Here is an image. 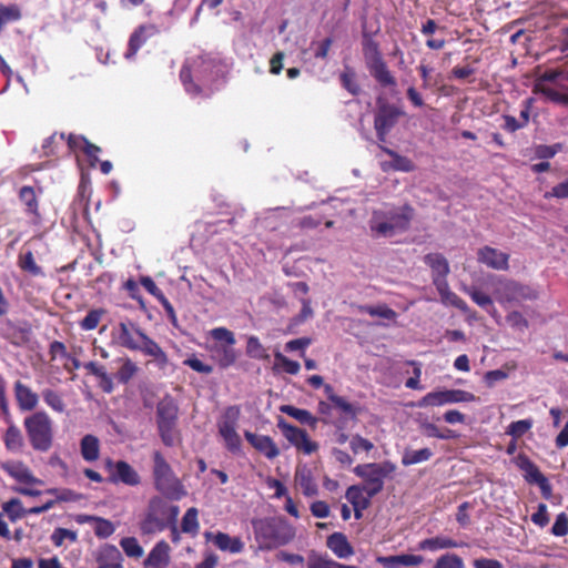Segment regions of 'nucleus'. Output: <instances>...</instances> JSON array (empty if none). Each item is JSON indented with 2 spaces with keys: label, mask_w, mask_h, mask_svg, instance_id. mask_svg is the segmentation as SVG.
Instances as JSON below:
<instances>
[{
  "label": "nucleus",
  "mask_w": 568,
  "mask_h": 568,
  "mask_svg": "<svg viewBox=\"0 0 568 568\" xmlns=\"http://www.w3.org/2000/svg\"><path fill=\"white\" fill-rule=\"evenodd\" d=\"M106 311L104 308H94L88 312V314L80 321L79 325L83 331H93L95 329L103 315H105Z\"/></svg>",
  "instance_id": "44"
},
{
  "label": "nucleus",
  "mask_w": 568,
  "mask_h": 568,
  "mask_svg": "<svg viewBox=\"0 0 568 568\" xmlns=\"http://www.w3.org/2000/svg\"><path fill=\"white\" fill-rule=\"evenodd\" d=\"M105 468L110 473L108 480L112 484L135 487L142 481L140 474L125 460L113 462L111 458H108L105 460Z\"/></svg>",
  "instance_id": "15"
},
{
  "label": "nucleus",
  "mask_w": 568,
  "mask_h": 568,
  "mask_svg": "<svg viewBox=\"0 0 568 568\" xmlns=\"http://www.w3.org/2000/svg\"><path fill=\"white\" fill-rule=\"evenodd\" d=\"M535 92L542 94L547 100L554 103L568 105V94L559 92L554 88L536 83Z\"/></svg>",
  "instance_id": "40"
},
{
  "label": "nucleus",
  "mask_w": 568,
  "mask_h": 568,
  "mask_svg": "<svg viewBox=\"0 0 568 568\" xmlns=\"http://www.w3.org/2000/svg\"><path fill=\"white\" fill-rule=\"evenodd\" d=\"M170 546L162 540L155 544L148 555L144 565L146 568H165L170 561Z\"/></svg>",
  "instance_id": "23"
},
{
  "label": "nucleus",
  "mask_w": 568,
  "mask_h": 568,
  "mask_svg": "<svg viewBox=\"0 0 568 568\" xmlns=\"http://www.w3.org/2000/svg\"><path fill=\"white\" fill-rule=\"evenodd\" d=\"M64 540H69L71 544H74L78 540L77 531L62 527L55 528L51 535L52 544L55 547H61L63 546Z\"/></svg>",
  "instance_id": "52"
},
{
  "label": "nucleus",
  "mask_w": 568,
  "mask_h": 568,
  "mask_svg": "<svg viewBox=\"0 0 568 568\" xmlns=\"http://www.w3.org/2000/svg\"><path fill=\"white\" fill-rule=\"evenodd\" d=\"M362 50L366 62V67L369 70L372 77L382 87H394L396 80L387 68L386 62L383 59L379 43L374 40L373 36L366 31L362 34Z\"/></svg>",
  "instance_id": "8"
},
{
  "label": "nucleus",
  "mask_w": 568,
  "mask_h": 568,
  "mask_svg": "<svg viewBox=\"0 0 568 568\" xmlns=\"http://www.w3.org/2000/svg\"><path fill=\"white\" fill-rule=\"evenodd\" d=\"M120 546L124 554L131 558H141L143 556V548L135 537H124L120 540Z\"/></svg>",
  "instance_id": "51"
},
{
  "label": "nucleus",
  "mask_w": 568,
  "mask_h": 568,
  "mask_svg": "<svg viewBox=\"0 0 568 568\" xmlns=\"http://www.w3.org/2000/svg\"><path fill=\"white\" fill-rule=\"evenodd\" d=\"M41 395H42L44 403L52 410H54L57 413H63L65 410V404L62 399V396L58 392H55L51 388H45L42 390Z\"/></svg>",
  "instance_id": "46"
},
{
  "label": "nucleus",
  "mask_w": 568,
  "mask_h": 568,
  "mask_svg": "<svg viewBox=\"0 0 568 568\" xmlns=\"http://www.w3.org/2000/svg\"><path fill=\"white\" fill-rule=\"evenodd\" d=\"M349 446L354 454H359L361 452L369 453L374 448V444L361 435L353 436Z\"/></svg>",
  "instance_id": "61"
},
{
  "label": "nucleus",
  "mask_w": 568,
  "mask_h": 568,
  "mask_svg": "<svg viewBox=\"0 0 568 568\" xmlns=\"http://www.w3.org/2000/svg\"><path fill=\"white\" fill-rule=\"evenodd\" d=\"M307 568H358L356 566L344 565L333 560L327 554H320L311 550L307 555Z\"/></svg>",
  "instance_id": "28"
},
{
  "label": "nucleus",
  "mask_w": 568,
  "mask_h": 568,
  "mask_svg": "<svg viewBox=\"0 0 568 568\" xmlns=\"http://www.w3.org/2000/svg\"><path fill=\"white\" fill-rule=\"evenodd\" d=\"M342 87L347 90L352 95H358L361 92V87L356 81L355 71L346 67L345 70L339 75Z\"/></svg>",
  "instance_id": "43"
},
{
  "label": "nucleus",
  "mask_w": 568,
  "mask_h": 568,
  "mask_svg": "<svg viewBox=\"0 0 568 568\" xmlns=\"http://www.w3.org/2000/svg\"><path fill=\"white\" fill-rule=\"evenodd\" d=\"M155 420L159 436L166 447H173L180 438L178 429L179 406L169 394L156 404Z\"/></svg>",
  "instance_id": "7"
},
{
  "label": "nucleus",
  "mask_w": 568,
  "mask_h": 568,
  "mask_svg": "<svg viewBox=\"0 0 568 568\" xmlns=\"http://www.w3.org/2000/svg\"><path fill=\"white\" fill-rule=\"evenodd\" d=\"M274 357L278 364H281L283 371L290 375H296L298 374L301 369V365L298 362L290 359L288 357L284 356L282 353L276 352L274 354Z\"/></svg>",
  "instance_id": "60"
},
{
  "label": "nucleus",
  "mask_w": 568,
  "mask_h": 568,
  "mask_svg": "<svg viewBox=\"0 0 568 568\" xmlns=\"http://www.w3.org/2000/svg\"><path fill=\"white\" fill-rule=\"evenodd\" d=\"M277 427L287 442L297 450L311 455L318 449L317 443L310 439L306 430L287 423L283 417L277 418Z\"/></svg>",
  "instance_id": "13"
},
{
  "label": "nucleus",
  "mask_w": 568,
  "mask_h": 568,
  "mask_svg": "<svg viewBox=\"0 0 568 568\" xmlns=\"http://www.w3.org/2000/svg\"><path fill=\"white\" fill-rule=\"evenodd\" d=\"M138 366L129 357L123 359L122 366L115 374V378L121 384H128L138 373Z\"/></svg>",
  "instance_id": "49"
},
{
  "label": "nucleus",
  "mask_w": 568,
  "mask_h": 568,
  "mask_svg": "<svg viewBox=\"0 0 568 568\" xmlns=\"http://www.w3.org/2000/svg\"><path fill=\"white\" fill-rule=\"evenodd\" d=\"M19 200L24 204L26 212L33 216V221L40 220L39 201L32 186L24 185L19 190Z\"/></svg>",
  "instance_id": "27"
},
{
  "label": "nucleus",
  "mask_w": 568,
  "mask_h": 568,
  "mask_svg": "<svg viewBox=\"0 0 568 568\" xmlns=\"http://www.w3.org/2000/svg\"><path fill=\"white\" fill-rule=\"evenodd\" d=\"M98 568H123L121 552L115 546H106L97 557Z\"/></svg>",
  "instance_id": "30"
},
{
  "label": "nucleus",
  "mask_w": 568,
  "mask_h": 568,
  "mask_svg": "<svg viewBox=\"0 0 568 568\" xmlns=\"http://www.w3.org/2000/svg\"><path fill=\"white\" fill-rule=\"evenodd\" d=\"M252 527L258 548L266 551L290 544L296 535L294 527L280 517L253 519Z\"/></svg>",
  "instance_id": "3"
},
{
  "label": "nucleus",
  "mask_w": 568,
  "mask_h": 568,
  "mask_svg": "<svg viewBox=\"0 0 568 568\" xmlns=\"http://www.w3.org/2000/svg\"><path fill=\"white\" fill-rule=\"evenodd\" d=\"M93 530L98 538L105 539L113 535L115 526L111 520L98 516L93 524Z\"/></svg>",
  "instance_id": "53"
},
{
  "label": "nucleus",
  "mask_w": 568,
  "mask_h": 568,
  "mask_svg": "<svg viewBox=\"0 0 568 568\" xmlns=\"http://www.w3.org/2000/svg\"><path fill=\"white\" fill-rule=\"evenodd\" d=\"M13 393L17 400V405L22 412L33 410L39 403V396L28 385L21 381H17L13 385Z\"/></svg>",
  "instance_id": "19"
},
{
  "label": "nucleus",
  "mask_w": 568,
  "mask_h": 568,
  "mask_svg": "<svg viewBox=\"0 0 568 568\" xmlns=\"http://www.w3.org/2000/svg\"><path fill=\"white\" fill-rule=\"evenodd\" d=\"M415 210L410 204L375 210L369 220V230L376 237H392L408 231Z\"/></svg>",
  "instance_id": "2"
},
{
  "label": "nucleus",
  "mask_w": 568,
  "mask_h": 568,
  "mask_svg": "<svg viewBox=\"0 0 568 568\" xmlns=\"http://www.w3.org/2000/svg\"><path fill=\"white\" fill-rule=\"evenodd\" d=\"M506 322L518 331H525L528 328L529 323L524 315L518 311H513L506 316Z\"/></svg>",
  "instance_id": "63"
},
{
  "label": "nucleus",
  "mask_w": 568,
  "mask_h": 568,
  "mask_svg": "<svg viewBox=\"0 0 568 568\" xmlns=\"http://www.w3.org/2000/svg\"><path fill=\"white\" fill-rule=\"evenodd\" d=\"M434 568H465V565L462 557L448 552L437 558Z\"/></svg>",
  "instance_id": "55"
},
{
  "label": "nucleus",
  "mask_w": 568,
  "mask_h": 568,
  "mask_svg": "<svg viewBox=\"0 0 568 568\" xmlns=\"http://www.w3.org/2000/svg\"><path fill=\"white\" fill-rule=\"evenodd\" d=\"M23 427L30 446L40 453L52 448L54 439L53 422L43 410L32 413L23 419Z\"/></svg>",
  "instance_id": "5"
},
{
  "label": "nucleus",
  "mask_w": 568,
  "mask_h": 568,
  "mask_svg": "<svg viewBox=\"0 0 568 568\" xmlns=\"http://www.w3.org/2000/svg\"><path fill=\"white\" fill-rule=\"evenodd\" d=\"M45 494L52 495L58 503H75L82 499V495L70 488H49Z\"/></svg>",
  "instance_id": "48"
},
{
  "label": "nucleus",
  "mask_w": 568,
  "mask_h": 568,
  "mask_svg": "<svg viewBox=\"0 0 568 568\" xmlns=\"http://www.w3.org/2000/svg\"><path fill=\"white\" fill-rule=\"evenodd\" d=\"M396 470L394 463L386 460L383 463H367L357 465L353 471L363 479L362 485L366 488V493L376 496L384 488V480Z\"/></svg>",
  "instance_id": "9"
},
{
  "label": "nucleus",
  "mask_w": 568,
  "mask_h": 568,
  "mask_svg": "<svg viewBox=\"0 0 568 568\" xmlns=\"http://www.w3.org/2000/svg\"><path fill=\"white\" fill-rule=\"evenodd\" d=\"M152 460L154 488L169 499L180 500L184 497L186 495V490L163 454L155 450L152 454Z\"/></svg>",
  "instance_id": "4"
},
{
  "label": "nucleus",
  "mask_w": 568,
  "mask_h": 568,
  "mask_svg": "<svg viewBox=\"0 0 568 568\" xmlns=\"http://www.w3.org/2000/svg\"><path fill=\"white\" fill-rule=\"evenodd\" d=\"M432 456L433 452L429 448H422L418 450L406 449L402 456V464L404 466L415 465L429 460Z\"/></svg>",
  "instance_id": "39"
},
{
  "label": "nucleus",
  "mask_w": 568,
  "mask_h": 568,
  "mask_svg": "<svg viewBox=\"0 0 568 568\" xmlns=\"http://www.w3.org/2000/svg\"><path fill=\"white\" fill-rule=\"evenodd\" d=\"M459 542L456 540L446 537V536H436L432 538L423 539L418 542L417 548L419 550H429V551H437L440 549H449V548H457L459 547Z\"/></svg>",
  "instance_id": "29"
},
{
  "label": "nucleus",
  "mask_w": 568,
  "mask_h": 568,
  "mask_svg": "<svg viewBox=\"0 0 568 568\" xmlns=\"http://www.w3.org/2000/svg\"><path fill=\"white\" fill-rule=\"evenodd\" d=\"M246 354L251 358L267 361L270 359V354L267 349L262 345L258 337L250 336L246 343Z\"/></svg>",
  "instance_id": "42"
},
{
  "label": "nucleus",
  "mask_w": 568,
  "mask_h": 568,
  "mask_svg": "<svg viewBox=\"0 0 568 568\" xmlns=\"http://www.w3.org/2000/svg\"><path fill=\"white\" fill-rule=\"evenodd\" d=\"M2 510L12 523L26 516V509L23 508L21 500L18 498H11L3 503Z\"/></svg>",
  "instance_id": "45"
},
{
  "label": "nucleus",
  "mask_w": 568,
  "mask_h": 568,
  "mask_svg": "<svg viewBox=\"0 0 568 568\" xmlns=\"http://www.w3.org/2000/svg\"><path fill=\"white\" fill-rule=\"evenodd\" d=\"M197 509L195 507L189 508L181 523V528L183 532L196 535L199 531V520H197Z\"/></svg>",
  "instance_id": "47"
},
{
  "label": "nucleus",
  "mask_w": 568,
  "mask_h": 568,
  "mask_svg": "<svg viewBox=\"0 0 568 568\" xmlns=\"http://www.w3.org/2000/svg\"><path fill=\"white\" fill-rule=\"evenodd\" d=\"M280 410L312 428H315L318 423V418L313 416L308 410L297 408L293 405H282Z\"/></svg>",
  "instance_id": "34"
},
{
  "label": "nucleus",
  "mask_w": 568,
  "mask_h": 568,
  "mask_svg": "<svg viewBox=\"0 0 568 568\" xmlns=\"http://www.w3.org/2000/svg\"><path fill=\"white\" fill-rule=\"evenodd\" d=\"M424 262L432 270L433 283H435V280L446 278L449 274L448 261L440 253H429L425 255Z\"/></svg>",
  "instance_id": "24"
},
{
  "label": "nucleus",
  "mask_w": 568,
  "mask_h": 568,
  "mask_svg": "<svg viewBox=\"0 0 568 568\" xmlns=\"http://www.w3.org/2000/svg\"><path fill=\"white\" fill-rule=\"evenodd\" d=\"M475 400L476 396L470 392L464 389H444L427 393L418 400L417 406H443L446 404L469 403Z\"/></svg>",
  "instance_id": "12"
},
{
  "label": "nucleus",
  "mask_w": 568,
  "mask_h": 568,
  "mask_svg": "<svg viewBox=\"0 0 568 568\" xmlns=\"http://www.w3.org/2000/svg\"><path fill=\"white\" fill-rule=\"evenodd\" d=\"M21 19V11L17 4L0 6V29L8 21H17Z\"/></svg>",
  "instance_id": "58"
},
{
  "label": "nucleus",
  "mask_w": 568,
  "mask_h": 568,
  "mask_svg": "<svg viewBox=\"0 0 568 568\" xmlns=\"http://www.w3.org/2000/svg\"><path fill=\"white\" fill-rule=\"evenodd\" d=\"M207 540L212 539L213 544L222 551L230 554H240L244 549V542L240 537H231L226 532L219 531L215 535L206 532Z\"/></svg>",
  "instance_id": "21"
},
{
  "label": "nucleus",
  "mask_w": 568,
  "mask_h": 568,
  "mask_svg": "<svg viewBox=\"0 0 568 568\" xmlns=\"http://www.w3.org/2000/svg\"><path fill=\"white\" fill-rule=\"evenodd\" d=\"M80 453L88 463L97 462L100 457V440L97 436L87 434L80 440Z\"/></svg>",
  "instance_id": "26"
},
{
  "label": "nucleus",
  "mask_w": 568,
  "mask_h": 568,
  "mask_svg": "<svg viewBox=\"0 0 568 568\" xmlns=\"http://www.w3.org/2000/svg\"><path fill=\"white\" fill-rule=\"evenodd\" d=\"M532 426V422L530 419H520L509 424L507 427V434L513 436L514 438H519L524 436Z\"/></svg>",
  "instance_id": "59"
},
{
  "label": "nucleus",
  "mask_w": 568,
  "mask_h": 568,
  "mask_svg": "<svg viewBox=\"0 0 568 568\" xmlns=\"http://www.w3.org/2000/svg\"><path fill=\"white\" fill-rule=\"evenodd\" d=\"M234 345H221L215 347L216 362L221 368H227L235 364L237 354Z\"/></svg>",
  "instance_id": "37"
},
{
  "label": "nucleus",
  "mask_w": 568,
  "mask_h": 568,
  "mask_svg": "<svg viewBox=\"0 0 568 568\" xmlns=\"http://www.w3.org/2000/svg\"><path fill=\"white\" fill-rule=\"evenodd\" d=\"M551 532L557 537H564L568 534V516L565 513L557 515Z\"/></svg>",
  "instance_id": "64"
},
{
  "label": "nucleus",
  "mask_w": 568,
  "mask_h": 568,
  "mask_svg": "<svg viewBox=\"0 0 568 568\" xmlns=\"http://www.w3.org/2000/svg\"><path fill=\"white\" fill-rule=\"evenodd\" d=\"M244 437L254 449L264 455L267 459H274L280 455V448L272 437L257 435L248 430L244 433Z\"/></svg>",
  "instance_id": "17"
},
{
  "label": "nucleus",
  "mask_w": 568,
  "mask_h": 568,
  "mask_svg": "<svg viewBox=\"0 0 568 568\" xmlns=\"http://www.w3.org/2000/svg\"><path fill=\"white\" fill-rule=\"evenodd\" d=\"M494 294L500 304L535 301L539 296L531 286L509 278H499L495 284Z\"/></svg>",
  "instance_id": "10"
},
{
  "label": "nucleus",
  "mask_w": 568,
  "mask_h": 568,
  "mask_svg": "<svg viewBox=\"0 0 568 568\" xmlns=\"http://www.w3.org/2000/svg\"><path fill=\"white\" fill-rule=\"evenodd\" d=\"M18 267L32 277H44L43 268L36 262L34 254L31 250L22 251L18 255Z\"/></svg>",
  "instance_id": "25"
},
{
  "label": "nucleus",
  "mask_w": 568,
  "mask_h": 568,
  "mask_svg": "<svg viewBox=\"0 0 568 568\" xmlns=\"http://www.w3.org/2000/svg\"><path fill=\"white\" fill-rule=\"evenodd\" d=\"M3 443L6 449L9 452L19 453L22 450L24 446L22 433L14 424H11L7 428L3 435Z\"/></svg>",
  "instance_id": "32"
},
{
  "label": "nucleus",
  "mask_w": 568,
  "mask_h": 568,
  "mask_svg": "<svg viewBox=\"0 0 568 568\" xmlns=\"http://www.w3.org/2000/svg\"><path fill=\"white\" fill-rule=\"evenodd\" d=\"M241 410L239 406H229L224 410L221 420L217 422L219 435L224 440L225 447L232 454H239L242 440L236 432Z\"/></svg>",
  "instance_id": "11"
},
{
  "label": "nucleus",
  "mask_w": 568,
  "mask_h": 568,
  "mask_svg": "<svg viewBox=\"0 0 568 568\" xmlns=\"http://www.w3.org/2000/svg\"><path fill=\"white\" fill-rule=\"evenodd\" d=\"M361 312L367 313L371 316H377L385 320L393 321L396 318L397 314L394 310L388 307L385 304L372 306V305H364L359 307Z\"/></svg>",
  "instance_id": "50"
},
{
  "label": "nucleus",
  "mask_w": 568,
  "mask_h": 568,
  "mask_svg": "<svg viewBox=\"0 0 568 568\" xmlns=\"http://www.w3.org/2000/svg\"><path fill=\"white\" fill-rule=\"evenodd\" d=\"M211 336L214 341L224 342L225 345H234L235 336L232 331L226 327H216L211 331Z\"/></svg>",
  "instance_id": "62"
},
{
  "label": "nucleus",
  "mask_w": 568,
  "mask_h": 568,
  "mask_svg": "<svg viewBox=\"0 0 568 568\" xmlns=\"http://www.w3.org/2000/svg\"><path fill=\"white\" fill-rule=\"evenodd\" d=\"M345 497L352 504V506L368 508L371 505V499L374 496H371L369 493H366V488H364L362 485H352L346 489Z\"/></svg>",
  "instance_id": "31"
},
{
  "label": "nucleus",
  "mask_w": 568,
  "mask_h": 568,
  "mask_svg": "<svg viewBox=\"0 0 568 568\" xmlns=\"http://www.w3.org/2000/svg\"><path fill=\"white\" fill-rule=\"evenodd\" d=\"M9 326L11 328L10 341L12 344L23 345L30 341L32 329L29 323H23V325L20 326L9 323Z\"/></svg>",
  "instance_id": "41"
},
{
  "label": "nucleus",
  "mask_w": 568,
  "mask_h": 568,
  "mask_svg": "<svg viewBox=\"0 0 568 568\" xmlns=\"http://www.w3.org/2000/svg\"><path fill=\"white\" fill-rule=\"evenodd\" d=\"M65 140L64 133L54 132L43 141L42 151L45 156H51L57 153L59 145Z\"/></svg>",
  "instance_id": "54"
},
{
  "label": "nucleus",
  "mask_w": 568,
  "mask_h": 568,
  "mask_svg": "<svg viewBox=\"0 0 568 568\" xmlns=\"http://www.w3.org/2000/svg\"><path fill=\"white\" fill-rule=\"evenodd\" d=\"M477 258L479 263L493 270L507 271L509 268V255L491 246H484L478 250Z\"/></svg>",
  "instance_id": "16"
},
{
  "label": "nucleus",
  "mask_w": 568,
  "mask_h": 568,
  "mask_svg": "<svg viewBox=\"0 0 568 568\" xmlns=\"http://www.w3.org/2000/svg\"><path fill=\"white\" fill-rule=\"evenodd\" d=\"M332 404L334 407H336L338 410H341L345 416L351 417L352 419H355L359 413V407L356 405L349 403L346 398L338 396L335 398Z\"/></svg>",
  "instance_id": "57"
},
{
  "label": "nucleus",
  "mask_w": 568,
  "mask_h": 568,
  "mask_svg": "<svg viewBox=\"0 0 568 568\" xmlns=\"http://www.w3.org/2000/svg\"><path fill=\"white\" fill-rule=\"evenodd\" d=\"M402 114L403 112L393 104L385 102L378 105L374 119V129L379 142H386L388 133L396 125Z\"/></svg>",
  "instance_id": "14"
},
{
  "label": "nucleus",
  "mask_w": 568,
  "mask_h": 568,
  "mask_svg": "<svg viewBox=\"0 0 568 568\" xmlns=\"http://www.w3.org/2000/svg\"><path fill=\"white\" fill-rule=\"evenodd\" d=\"M295 481L306 497L317 495L318 488L310 470H297L295 474Z\"/></svg>",
  "instance_id": "35"
},
{
  "label": "nucleus",
  "mask_w": 568,
  "mask_h": 568,
  "mask_svg": "<svg viewBox=\"0 0 568 568\" xmlns=\"http://www.w3.org/2000/svg\"><path fill=\"white\" fill-rule=\"evenodd\" d=\"M439 293L440 301L446 306L458 308L463 313H468L469 307L467 303L460 298L456 293L450 291L447 278L435 280L433 283Z\"/></svg>",
  "instance_id": "20"
},
{
  "label": "nucleus",
  "mask_w": 568,
  "mask_h": 568,
  "mask_svg": "<svg viewBox=\"0 0 568 568\" xmlns=\"http://www.w3.org/2000/svg\"><path fill=\"white\" fill-rule=\"evenodd\" d=\"M148 27L146 26H140L134 30V32L130 36L129 39V47L128 51L125 53L126 58H131L136 54V52L140 50V48L145 43L148 39Z\"/></svg>",
  "instance_id": "38"
},
{
  "label": "nucleus",
  "mask_w": 568,
  "mask_h": 568,
  "mask_svg": "<svg viewBox=\"0 0 568 568\" xmlns=\"http://www.w3.org/2000/svg\"><path fill=\"white\" fill-rule=\"evenodd\" d=\"M381 149L387 155H389L390 158L394 159V162H395L394 166H395L396 170H399V171H403V172H410V171L414 170V164H413L412 160H409L408 158L398 155L396 152H394L393 150L387 149L385 146H381Z\"/></svg>",
  "instance_id": "56"
},
{
  "label": "nucleus",
  "mask_w": 568,
  "mask_h": 568,
  "mask_svg": "<svg viewBox=\"0 0 568 568\" xmlns=\"http://www.w3.org/2000/svg\"><path fill=\"white\" fill-rule=\"evenodd\" d=\"M518 467L524 470L525 479L530 484H537L540 479L545 477V475L539 470V468L530 460L526 455L518 456Z\"/></svg>",
  "instance_id": "36"
},
{
  "label": "nucleus",
  "mask_w": 568,
  "mask_h": 568,
  "mask_svg": "<svg viewBox=\"0 0 568 568\" xmlns=\"http://www.w3.org/2000/svg\"><path fill=\"white\" fill-rule=\"evenodd\" d=\"M118 343L130 351L141 352L143 355L152 357L160 369H165L169 365V357L162 347L151 337H149L135 323L120 322L116 327Z\"/></svg>",
  "instance_id": "1"
},
{
  "label": "nucleus",
  "mask_w": 568,
  "mask_h": 568,
  "mask_svg": "<svg viewBox=\"0 0 568 568\" xmlns=\"http://www.w3.org/2000/svg\"><path fill=\"white\" fill-rule=\"evenodd\" d=\"M464 292L471 298L474 303H476L479 307L487 311L489 314L494 315L497 311L494 306L493 298L484 293L480 288L476 286L466 287Z\"/></svg>",
  "instance_id": "33"
},
{
  "label": "nucleus",
  "mask_w": 568,
  "mask_h": 568,
  "mask_svg": "<svg viewBox=\"0 0 568 568\" xmlns=\"http://www.w3.org/2000/svg\"><path fill=\"white\" fill-rule=\"evenodd\" d=\"M327 548L339 559H346L354 555V548L343 532H333L326 539Z\"/></svg>",
  "instance_id": "22"
},
{
  "label": "nucleus",
  "mask_w": 568,
  "mask_h": 568,
  "mask_svg": "<svg viewBox=\"0 0 568 568\" xmlns=\"http://www.w3.org/2000/svg\"><path fill=\"white\" fill-rule=\"evenodd\" d=\"M1 468L13 479L27 485H42L43 481L37 478L31 469L23 462H7Z\"/></svg>",
  "instance_id": "18"
},
{
  "label": "nucleus",
  "mask_w": 568,
  "mask_h": 568,
  "mask_svg": "<svg viewBox=\"0 0 568 568\" xmlns=\"http://www.w3.org/2000/svg\"><path fill=\"white\" fill-rule=\"evenodd\" d=\"M179 513V506L170 505L161 497H153L149 501L140 529L146 535L163 531L170 525L175 524Z\"/></svg>",
  "instance_id": "6"
}]
</instances>
